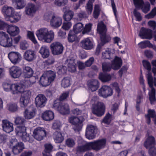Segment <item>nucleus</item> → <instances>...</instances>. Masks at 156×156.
<instances>
[{"label":"nucleus","instance_id":"f03ea898","mask_svg":"<svg viewBox=\"0 0 156 156\" xmlns=\"http://www.w3.org/2000/svg\"><path fill=\"white\" fill-rule=\"evenodd\" d=\"M36 34L39 40L48 43H51L54 37L53 31L51 30L49 31L48 29L45 28L37 30Z\"/></svg>","mask_w":156,"mask_h":156},{"label":"nucleus","instance_id":"052dcab7","mask_svg":"<svg viewBox=\"0 0 156 156\" xmlns=\"http://www.w3.org/2000/svg\"><path fill=\"white\" fill-rule=\"evenodd\" d=\"M147 115H149L150 118H153L154 124H156V115L154 110H149L148 111V114Z\"/></svg>","mask_w":156,"mask_h":156},{"label":"nucleus","instance_id":"cd10ccee","mask_svg":"<svg viewBox=\"0 0 156 156\" xmlns=\"http://www.w3.org/2000/svg\"><path fill=\"white\" fill-rule=\"evenodd\" d=\"M87 83L88 87L92 92L97 90L99 87V83L97 80L92 79L89 80Z\"/></svg>","mask_w":156,"mask_h":156},{"label":"nucleus","instance_id":"a211bd4d","mask_svg":"<svg viewBox=\"0 0 156 156\" xmlns=\"http://www.w3.org/2000/svg\"><path fill=\"white\" fill-rule=\"evenodd\" d=\"M26 120L23 117H17L16 118L15 123L18 126L16 128V132L19 133V131L22 129L23 127H26L25 126Z\"/></svg>","mask_w":156,"mask_h":156},{"label":"nucleus","instance_id":"7ed1b4c3","mask_svg":"<svg viewBox=\"0 0 156 156\" xmlns=\"http://www.w3.org/2000/svg\"><path fill=\"white\" fill-rule=\"evenodd\" d=\"M122 61L120 58L116 56L114 59L112 61V64L109 63L104 62L102 63V70L104 72L110 71L112 68L114 70L119 69L122 66Z\"/></svg>","mask_w":156,"mask_h":156},{"label":"nucleus","instance_id":"c85d7f7f","mask_svg":"<svg viewBox=\"0 0 156 156\" xmlns=\"http://www.w3.org/2000/svg\"><path fill=\"white\" fill-rule=\"evenodd\" d=\"M37 10L35 5L32 3H29L25 7V12L26 14L31 16L35 13Z\"/></svg>","mask_w":156,"mask_h":156},{"label":"nucleus","instance_id":"393cba45","mask_svg":"<svg viewBox=\"0 0 156 156\" xmlns=\"http://www.w3.org/2000/svg\"><path fill=\"white\" fill-rule=\"evenodd\" d=\"M156 142L154 137L152 136H148L144 143V146L147 149L155 146Z\"/></svg>","mask_w":156,"mask_h":156},{"label":"nucleus","instance_id":"f257e3e1","mask_svg":"<svg viewBox=\"0 0 156 156\" xmlns=\"http://www.w3.org/2000/svg\"><path fill=\"white\" fill-rule=\"evenodd\" d=\"M106 143L105 139H98L78 147L77 151V152H84L91 149L98 151L105 147Z\"/></svg>","mask_w":156,"mask_h":156},{"label":"nucleus","instance_id":"bf43d9fd","mask_svg":"<svg viewBox=\"0 0 156 156\" xmlns=\"http://www.w3.org/2000/svg\"><path fill=\"white\" fill-rule=\"evenodd\" d=\"M150 4L149 3H144L140 8L141 9L142 11L144 13H147L150 10Z\"/></svg>","mask_w":156,"mask_h":156},{"label":"nucleus","instance_id":"6e6552de","mask_svg":"<svg viewBox=\"0 0 156 156\" xmlns=\"http://www.w3.org/2000/svg\"><path fill=\"white\" fill-rule=\"evenodd\" d=\"M105 109V106L103 103L99 102L93 105L92 112L98 116H101L104 115Z\"/></svg>","mask_w":156,"mask_h":156},{"label":"nucleus","instance_id":"2f4dec72","mask_svg":"<svg viewBox=\"0 0 156 156\" xmlns=\"http://www.w3.org/2000/svg\"><path fill=\"white\" fill-rule=\"evenodd\" d=\"M65 9L66 8H64L63 9V11H64L63 18L65 21H69L73 18L74 13L73 11L69 9L65 11Z\"/></svg>","mask_w":156,"mask_h":156},{"label":"nucleus","instance_id":"b1692460","mask_svg":"<svg viewBox=\"0 0 156 156\" xmlns=\"http://www.w3.org/2000/svg\"><path fill=\"white\" fill-rule=\"evenodd\" d=\"M36 113V108L33 107H31L25 110L24 112V115L26 119H30L33 118Z\"/></svg>","mask_w":156,"mask_h":156},{"label":"nucleus","instance_id":"2eb2a0df","mask_svg":"<svg viewBox=\"0 0 156 156\" xmlns=\"http://www.w3.org/2000/svg\"><path fill=\"white\" fill-rule=\"evenodd\" d=\"M10 143L12 144H16L12 148V151L14 154H17L20 153L24 148L23 144L21 142L17 143L16 139H12L10 141Z\"/></svg>","mask_w":156,"mask_h":156},{"label":"nucleus","instance_id":"338daca9","mask_svg":"<svg viewBox=\"0 0 156 156\" xmlns=\"http://www.w3.org/2000/svg\"><path fill=\"white\" fill-rule=\"evenodd\" d=\"M148 153L150 156H156V147L154 146L148 149Z\"/></svg>","mask_w":156,"mask_h":156},{"label":"nucleus","instance_id":"423d86ee","mask_svg":"<svg viewBox=\"0 0 156 156\" xmlns=\"http://www.w3.org/2000/svg\"><path fill=\"white\" fill-rule=\"evenodd\" d=\"M84 120L83 116L77 117L72 116L69 118V121L74 126L73 129L75 132L80 130L82 127V123Z\"/></svg>","mask_w":156,"mask_h":156},{"label":"nucleus","instance_id":"a878e982","mask_svg":"<svg viewBox=\"0 0 156 156\" xmlns=\"http://www.w3.org/2000/svg\"><path fill=\"white\" fill-rule=\"evenodd\" d=\"M62 20L61 17L54 16L50 22V24L51 27L56 28L59 27L62 24Z\"/></svg>","mask_w":156,"mask_h":156},{"label":"nucleus","instance_id":"412c9836","mask_svg":"<svg viewBox=\"0 0 156 156\" xmlns=\"http://www.w3.org/2000/svg\"><path fill=\"white\" fill-rule=\"evenodd\" d=\"M66 65L67 66L69 70L71 72L76 71V64L75 62V59L73 58H69L65 62Z\"/></svg>","mask_w":156,"mask_h":156},{"label":"nucleus","instance_id":"c9c22d12","mask_svg":"<svg viewBox=\"0 0 156 156\" xmlns=\"http://www.w3.org/2000/svg\"><path fill=\"white\" fill-rule=\"evenodd\" d=\"M39 52L44 58H48L50 55L49 48L45 45L41 47Z\"/></svg>","mask_w":156,"mask_h":156},{"label":"nucleus","instance_id":"bb28decb","mask_svg":"<svg viewBox=\"0 0 156 156\" xmlns=\"http://www.w3.org/2000/svg\"><path fill=\"white\" fill-rule=\"evenodd\" d=\"M26 127H23L22 129L19 131V133L16 132V134L21 136L23 141L25 142L28 141L31 142L32 140L30 139L29 134L26 132Z\"/></svg>","mask_w":156,"mask_h":156},{"label":"nucleus","instance_id":"a18cd8bd","mask_svg":"<svg viewBox=\"0 0 156 156\" xmlns=\"http://www.w3.org/2000/svg\"><path fill=\"white\" fill-rule=\"evenodd\" d=\"M68 2V0H55L54 3L57 6L61 7L66 5Z\"/></svg>","mask_w":156,"mask_h":156},{"label":"nucleus","instance_id":"de8ad7c7","mask_svg":"<svg viewBox=\"0 0 156 156\" xmlns=\"http://www.w3.org/2000/svg\"><path fill=\"white\" fill-rule=\"evenodd\" d=\"M29 101V99L21 96L20 103L21 107L24 108L27 106Z\"/></svg>","mask_w":156,"mask_h":156},{"label":"nucleus","instance_id":"5701e85b","mask_svg":"<svg viewBox=\"0 0 156 156\" xmlns=\"http://www.w3.org/2000/svg\"><path fill=\"white\" fill-rule=\"evenodd\" d=\"M2 125L3 130L7 133H10L13 130V124L7 120L2 121Z\"/></svg>","mask_w":156,"mask_h":156},{"label":"nucleus","instance_id":"1a4fd4ad","mask_svg":"<svg viewBox=\"0 0 156 156\" xmlns=\"http://www.w3.org/2000/svg\"><path fill=\"white\" fill-rule=\"evenodd\" d=\"M148 83L150 87L151 88V92L149 94V100L151 104L156 101L155 98V90L153 87V77L150 73H149L147 76Z\"/></svg>","mask_w":156,"mask_h":156},{"label":"nucleus","instance_id":"9b49d317","mask_svg":"<svg viewBox=\"0 0 156 156\" xmlns=\"http://www.w3.org/2000/svg\"><path fill=\"white\" fill-rule=\"evenodd\" d=\"M46 135V132L44 128L37 127L34 130L33 136L36 140L40 141L43 140Z\"/></svg>","mask_w":156,"mask_h":156},{"label":"nucleus","instance_id":"c03bdc74","mask_svg":"<svg viewBox=\"0 0 156 156\" xmlns=\"http://www.w3.org/2000/svg\"><path fill=\"white\" fill-rule=\"evenodd\" d=\"M75 33L70 30L68 34V40L69 42H73L77 39V37Z\"/></svg>","mask_w":156,"mask_h":156},{"label":"nucleus","instance_id":"20e7f679","mask_svg":"<svg viewBox=\"0 0 156 156\" xmlns=\"http://www.w3.org/2000/svg\"><path fill=\"white\" fill-rule=\"evenodd\" d=\"M97 30L98 32L100 35L101 43L100 44L102 46H103L105 44L111 40V37L109 35L106 34V26L103 22H101L98 24Z\"/></svg>","mask_w":156,"mask_h":156},{"label":"nucleus","instance_id":"603ef678","mask_svg":"<svg viewBox=\"0 0 156 156\" xmlns=\"http://www.w3.org/2000/svg\"><path fill=\"white\" fill-rule=\"evenodd\" d=\"M142 63L143 64V66L145 68V69H146L148 71V73H150L151 75V73L150 72V71H151V65L150 62L147 61L146 60H144L142 61ZM148 74H147V76H148Z\"/></svg>","mask_w":156,"mask_h":156},{"label":"nucleus","instance_id":"c756f323","mask_svg":"<svg viewBox=\"0 0 156 156\" xmlns=\"http://www.w3.org/2000/svg\"><path fill=\"white\" fill-rule=\"evenodd\" d=\"M10 90L12 94H15L19 93H22L24 89L21 86L18 85L16 84H11Z\"/></svg>","mask_w":156,"mask_h":156},{"label":"nucleus","instance_id":"72a5a7b5","mask_svg":"<svg viewBox=\"0 0 156 156\" xmlns=\"http://www.w3.org/2000/svg\"><path fill=\"white\" fill-rule=\"evenodd\" d=\"M42 117L43 119L45 121H50L54 118L53 112L50 110H47L42 114Z\"/></svg>","mask_w":156,"mask_h":156},{"label":"nucleus","instance_id":"680f3d73","mask_svg":"<svg viewBox=\"0 0 156 156\" xmlns=\"http://www.w3.org/2000/svg\"><path fill=\"white\" fill-rule=\"evenodd\" d=\"M91 27L92 24L90 23H89L86 25L82 31V34H84L90 32L91 30Z\"/></svg>","mask_w":156,"mask_h":156},{"label":"nucleus","instance_id":"f3484780","mask_svg":"<svg viewBox=\"0 0 156 156\" xmlns=\"http://www.w3.org/2000/svg\"><path fill=\"white\" fill-rule=\"evenodd\" d=\"M8 56L11 62L14 64L19 63L21 59V55L18 52H11L8 54Z\"/></svg>","mask_w":156,"mask_h":156},{"label":"nucleus","instance_id":"dca6fc26","mask_svg":"<svg viewBox=\"0 0 156 156\" xmlns=\"http://www.w3.org/2000/svg\"><path fill=\"white\" fill-rule=\"evenodd\" d=\"M47 101L45 96L42 94H39L35 98V103L37 107L42 108L45 106Z\"/></svg>","mask_w":156,"mask_h":156},{"label":"nucleus","instance_id":"69168bd1","mask_svg":"<svg viewBox=\"0 0 156 156\" xmlns=\"http://www.w3.org/2000/svg\"><path fill=\"white\" fill-rule=\"evenodd\" d=\"M133 13L134 16L136 19V20L140 21L142 20V16L140 13L137 11V10L135 9L133 11Z\"/></svg>","mask_w":156,"mask_h":156},{"label":"nucleus","instance_id":"ea45409f","mask_svg":"<svg viewBox=\"0 0 156 156\" xmlns=\"http://www.w3.org/2000/svg\"><path fill=\"white\" fill-rule=\"evenodd\" d=\"M39 82L40 84L43 87L47 86L51 83L44 73L41 77Z\"/></svg>","mask_w":156,"mask_h":156},{"label":"nucleus","instance_id":"f8f14e48","mask_svg":"<svg viewBox=\"0 0 156 156\" xmlns=\"http://www.w3.org/2000/svg\"><path fill=\"white\" fill-rule=\"evenodd\" d=\"M97 129L96 127L92 125H88L86 129L85 136L89 140H92L94 139Z\"/></svg>","mask_w":156,"mask_h":156},{"label":"nucleus","instance_id":"4d7b16f0","mask_svg":"<svg viewBox=\"0 0 156 156\" xmlns=\"http://www.w3.org/2000/svg\"><path fill=\"white\" fill-rule=\"evenodd\" d=\"M27 36L34 44H36L37 43L33 32L29 31H27Z\"/></svg>","mask_w":156,"mask_h":156},{"label":"nucleus","instance_id":"8fccbe9b","mask_svg":"<svg viewBox=\"0 0 156 156\" xmlns=\"http://www.w3.org/2000/svg\"><path fill=\"white\" fill-rule=\"evenodd\" d=\"M112 54L111 51L109 49H108L105 51L102 52V58L103 59H109L111 58V56Z\"/></svg>","mask_w":156,"mask_h":156},{"label":"nucleus","instance_id":"0eeeda50","mask_svg":"<svg viewBox=\"0 0 156 156\" xmlns=\"http://www.w3.org/2000/svg\"><path fill=\"white\" fill-rule=\"evenodd\" d=\"M2 39L0 40V44L5 47H9L12 46V39L9 37L8 35L3 32H0V38Z\"/></svg>","mask_w":156,"mask_h":156},{"label":"nucleus","instance_id":"13d9d810","mask_svg":"<svg viewBox=\"0 0 156 156\" xmlns=\"http://www.w3.org/2000/svg\"><path fill=\"white\" fill-rule=\"evenodd\" d=\"M8 110L11 112H15L17 111L18 107L16 104H10L8 105Z\"/></svg>","mask_w":156,"mask_h":156},{"label":"nucleus","instance_id":"6e6d98bb","mask_svg":"<svg viewBox=\"0 0 156 156\" xmlns=\"http://www.w3.org/2000/svg\"><path fill=\"white\" fill-rule=\"evenodd\" d=\"M94 2L88 1L86 6V11L89 14L91 13L93 9V3Z\"/></svg>","mask_w":156,"mask_h":156},{"label":"nucleus","instance_id":"774afa93","mask_svg":"<svg viewBox=\"0 0 156 156\" xmlns=\"http://www.w3.org/2000/svg\"><path fill=\"white\" fill-rule=\"evenodd\" d=\"M134 5L136 8H140L144 4L143 0H133Z\"/></svg>","mask_w":156,"mask_h":156},{"label":"nucleus","instance_id":"4468645a","mask_svg":"<svg viewBox=\"0 0 156 156\" xmlns=\"http://www.w3.org/2000/svg\"><path fill=\"white\" fill-rule=\"evenodd\" d=\"M113 93L112 89L107 86H102L98 90L99 96L105 98L111 96L113 94Z\"/></svg>","mask_w":156,"mask_h":156},{"label":"nucleus","instance_id":"e433bc0d","mask_svg":"<svg viewBox=\"0 0 156 156\" xmlns=\"http://www.w3.org/2000/svg\"><path fill=\"white\" fill-rule=\"evenodd\" d=\"M33 71L31 68L26 66L23 69V73L25 78H29L33 74Z\"/></svg>","mask_w":156,"mask_h":156},{"label":"nucleus","instance_id":"4c0bfd02","mask_svg":"<svg viewBox=\"0 0 156 156\" xmlns=\"http://www.w3.org/2000/svg\"><path fill=\"white\" fill-rule=\"evenodd\" d=\"M44 73L51 83L54 81L56 77L55 72L51 70L47 71Z\"/></svg>","mask_w":156,"mask_h":156},{"label":"nucleus","instance_id":"f704fd0d","mask_svg":"<svg viewBox=\"0 0 156 156\" xmlns=\"http://www.w3.org/2000/svg\"><path fill=\"white\" fill-rule=\"evenodd\" d=\"M53 137L56 143H60L64 140L63 136L61 133L57 131L55 132L53 135Z\"/></svg>","mask_w":156,"mask_h":156},{"label":"nucleus","instance_id":"3c124183","mask_svg":"<svg viewBox=\"0 0 156 156\" xmlns=\"http://www.w3.org/2000/svg\"><path fill=\"white\" fill-rule=\"evenodd\" d=\"M100 9L99 6L98 5H95L93 12L94 17L95 19L98 18L100 14Z\"/></svg>","mask_w":156,"mask_h":156},{"label":"nucleus","instance_id":"9d476101","mask_svg":"<svg viewBox=\"0 0 156 156\" xmlns=\"http://www.w3.org/2000/svg\"><path fill=\"white\" fill-rule=\"evenodd\" d=\"M50 48L52 54L54 55H58L62 54L64 48L62 45L58 42H55L52 43Z\"/></svg>","mask_w":156,"mask_h":156},{"label":"nucleus","instance_id":"79ce46f5","mask_svg":"<svg viewBox=\"0 0 156 156\" xmlns=\"http://www.w3.org/2000/svg\"><path fill=\"white\" fill-rule=\"evenodd\" d=\"M12 2L16 5L18 9L23 8L26 5L24 0H12Z\"/></svg>","mask_w":156,"mask_h":156},{"label":"nucleus","instance_id":"6ab92c4d","mask_svg":"<svg viewBox=\"0 0 156 156\" xmlns=\"http://www.w3.org/2000/svg\"><path fill=\"white\" fill-rule=\"evenodd\" d=\"M10 74L14 78L19 77L22 74V70L19 67L13 66L9 69Z\"/></svg>","mask_w":156,"mask_h":156},{"label":"nucleus","instance_id":"37998d69","mask_svg":"<svg viewBox=\"0 0 156 156\" xmlns=\"http://www.w3.org/2000/svg\"><path fill=\"white\" fill-rule=\"evenodd\" d=\"M83 28V26L81 23H78L76 24L73 26V31L76 34L81 32Z\"/></svg>","mask_w":156,"mask_h":156},{"label":"nucleus","instance_id":"0e129e2a","mask_svg":"<svg viewBox=\"0 0 156 156\" xmlns=\"http://www.w3.org/2000/svg\"><path fill=\"white\" fill-rule=\"evenodd\" d=\"M55 15L51 13H46L44 15V19L47 21L50 22Z\"/></svg>","mask_w":156,"mask_h":156},{"label":"nucleus","instance_id":"aec40b11","mask_svg":"<svg viewBox=\"0 0 156 156\" xmlns=\"http://www.w3.org/2000/svg\"><path fill=\"white\" fill-rule=\"evenodd\" d=\"M23 57L24 59L28 62H32L36 58V53L33 50H27L24 53Z\"/></svg>","mask_w":156,"mask_h":156},{"label":"nucleus","instance_id":"4be33fe9","mask_svg":"<svg viewBox=\"0 0 156 156\" xmlns=\"http://www.w3.org/2000/svg\"><path fill=\"white\" fill-rule=\"evenodd\" d=\"M152 30L149 29L142 28L139 35L142 39H150L152 37Z\"/></svg>","mask_w":156,"mask_h":156},{"label":"nucleus","instance_id":"ddd939ff","mask_svg":"<svg viewBox=\"0 0 156 156\" xmlns=\"http://www.w3.org/2000/svg\"><path fill=\"white\" fill-rule=\"evenodd\" d=\"M54 107L57 108L59 112L62 115L68 114L69 112V106L68 104L64 103L61 105L59 102H55Z\"/></svg>","mask_w":156,"mask_h":156},{"label":"nucleus","instance_id":"49530a36","mask_svg":"<svg viewBox=\"0 0 156 156\" xmlns=\"http://www.w3.org/2000/svg\"><path fill=\"white\" fill-rule=\"evenodd\" d=\"M70 84V78L69 77H65L62 80L61 86L64 88L68 87Z\"/></svg>","mask_w":156,"mask_h":156},{"label":"nucleus","instance_id":"39448f33","mask_svg":"<svg viewBox=\"0 0 156 156\" xmlns=\"http://www.w3.org/2000/svg\"><path fill=\"white\" fill-rule=\"evenodd\" d=\"M2 12L4 14L5 20L11 23L17 22L20 18V17H15L13 16L14 10L12 7L4 6L2 7Z\"/></svg>","mask_w":156,"mask_h":156},{"label":"nucleus","instance_id":"a19ab883","mask_svg":"<svg viewBox=\"0 0 156 156\" xmlns=\"http://www.w3.org/2000/svg\"><path fill=\"white\" fill-rule=\"evenodd\" d=\"M111 78L112 76L109 74L101 73L99 75L100 80L103 82H106L110 81Z\"/></svg>","mask_w":156,"mask_h":156},{"label":"nucleus","instance_id":"5fc2aeb1","mask_svg":"<svg viewBox=\"0 0 156 156\" xmlns=\"http://www.w3.org/2000/svg\"><path fill=\"white\" fill-rule=\"evenodd\" d=\"M69 96V92L66 91L63 93L60 96L59 100H55V102H58V101H62L65 100Z\"/></svg>","mask_w":156,"mask_h":156},{"label":"nucleus","instance_id":"09e8293b","mask_svg":"<svg viewBox=\"0 0 156 156\" xmlns=\"http://www.w3.org/2000/svg\"><path fill=\"white\" fill-rule=\"evenodd\" d=\"M112 120V115L108 113L103 119V122L106 124H108L110 123Z\"/></svg>","mask_w":156,"mask_h":156},{"label":"nucleus","instance_id":"58836bf2","mask_svg":"<svg viewBox=\"0 0 156 156\" xmlns=\"http://www.w3.org/2000/svg\"><path fill=\"white\" fill-rule=\"evenodd\" d=\"M44 147L45 149L43 152V156H51L50 154L53 148L51 144H45Z\"/></svg>","mask_w":156,"mask_h":156},{"label":"nucleus","instance_id":"473e14b6","mask_svg":"<svg viewBox=\"0 0 156 156\" xmlns=\"http://www.w3.org/2000/svg\"><path fill=\"white\" fill-rule=\"evenodd\" d=\"M7 31L11 36H14L19 34L20 29L16 26L9 25L7 29Z\"/></svg>","mask_w":156,"mask_h":156},{"label":"nucleus","instance_id":"7c9ffc66","mask_svg":"<svg viewBox=\"0 0 156 156\" xmlns=\"http://www.w3.org/2000/svg\"><path fill=\"white\" fill-rule=\"evenodd\" d=\"M82 47L86 50H90L93 48V44L89 38L82 40L80 42Z\"/></svg>","mask_w":156,"mask_h":156},{"label":"nucleus","instance_id":"864d4df0","mask_svg":"<svg viewBox=\"0 0 156 156\" xmlns=\"http://www.w3.org/2000/svg\"><path fill=\"white\" fill-rule=\"evenodd\" d=\"M57 69L58 73L60 75L66 73L67 70L66 67L63 66H59Z\"/></svg>","mask_w":156,"mask_h":156},{"label":"nucleus","instance_id":"e2e57ef3","mask_svg":"<svg viewBox=\"0 0 156 156\" xmlns=\"http://www.w3.org/2000/svg\"><path fill=\"white\" fill-rule=\"evenodd\" d=\"M155 15H156V8H154L150 13L146 16V17L147 19L152 18Z\"/></svg>","mask_w":156,"mask_h":156}]
</instances>
